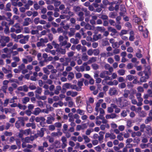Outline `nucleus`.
Returning <instances> with one entry per match:
<instances>
[{
  "instance_id": "864d4df0",
  "label": "nucleus",
  "mask_w": 152,
  "mask_h": 152,
  "mask_svg": "<svg viewBox=\"0 0 152 152\" xmlns=\"http://www.w3.org/2000/svg\"><path fill=\"white\" fill-rule=\"evenodd\" d=\"M126 85L124 83H122L119 84L118 85V87L121 88H124L126 87Z\"/></svg>"
},
{
  "instance_id": "58836bf2",
  "label": "nucleus",
  "mask_w": 152,
  "mask_h": 152,
  "mask_svg": "<svg viewBox=\"0 0 152 152\" xmlns=\"http://www.w3.org/2000/svg\"><path fill=\"white\" fill-rule=\"evenodd\" d=\"M118 74L121 75H123L125 73V71L123 69H120L118 71Z\"/></svg>"
},
{
  "instance_id": "39448f33",
  "label": "nucleus",
  "mask_w": 152,
  "mask_h": 152,
  "mask_svg": "<svg viewBox=\"0 0 152 152\" xmlns=\"http://www.w3.org/2000/svg\"><path fill=\"white\" fill-rule=\"evenodd\" d=\"M26 58H23L22 61L24 63L27 64L28 63H30L33 60L32 57L30 56H27L26 57Z\"/></svg>"
},
{
  "instance_id": "4d7b16f0",
  "label": "nucleus",
  "mask_w": 152,
  "mask_h": 152,
  "mask_svg": "<svg viewBox=\"0 0 152 152\" xmlns=\"http://www.w3.org/2000/svg\"><path fill=\"white\" fill-rule=\"evenodd\" d=\"M117 15V14L114 13L113 12H111L110 13L109 17L112 18H114Z\"/></svg>"
},
{
  "instance_id": "9d476101",
  "label": "nucleus",
  "mask_w": 152,
  "mask_h": 152,
  "mask_svg": "<svg viewBox=\"0 0 152 152\" xmlns=\"http://www.w3.org/2000/svg\"><path fill=\"white\" fill-rule=\"evenodd\" d=\"M66 94L67 96H71L73 97L75 96L77 94V92H73L71 91H68L66 92Z\"/></svg>"
},
{
  "instance_id": "c9c22d12",
  "label": "nucleus",
  "mask_w": 152,
  "mask_h": 152,
  "mask_svg": "<svg viewBox=\"0 0 152 152\" xmlns=\"http://www.w3.org/2000/svg\"><path fill=\"white\" fill-rule=\"evenodd\" d=\"M18 107L21 110H25L26 108V107L25 105H23L20 104H18Z\"/></svg>"
},
{
  "instance_id": "4c0bfd02",
  "label": "nucleus",
  "mask_w": 152,
  "mask_h": 152,
  "mask_svg": "<svg viewBox=\"0 0 152 152\" xmlns=\"http://www.w3.org/2000/svg\"><path fill=\"white\" fill-rule=\"evenodd\" d=\"M108 30L109 31L112 32L114 34H115L117 32V31L115 29L110 27L108 28Z\"/></svg>"
},
{
  "instance_id": "ea45409f",
  "label": "nucleus",
  "mask_w": 152,
  "mask_h": 152,
  "mask_svg": "<svg viewBox=\"0 0 152 152\" xmlns=\"http://www.w3.org/2000/svg\"><path fill=\"white\" fill-rule=\"evenodd\" d=\"M10 7L11 4L10 3H7L6 5V8H5V10L7 11H10Z\"/></svg>"
},
{
  "instance_id": "774afa93",
  "label": "nucleus",
  "mask_w": 152,
  "mask_h": 152,
  "mask_svg": "<svg viewBox=\"0 0 152 152\" xmlns=\"http://www.w3.org/2000/svg\"><path fill=\"white\" fill-rule=\"evenodd\" d=\"M87 54L89 56H91L93 54V50L89 49L87 52Z\"/></svg>"
},
{
  "instance_id": "473e14b6",
  "label": "nucleus",
  "mask_w": 152,
  "mask_h": 152,
  "mask_svg": "<svg viewBox=\"0 0 152 152\" xmlns=\"http://www.w3.org/2000/svg\"><path fill=\"white\" fill-rule=\"evenodd\" d=\"M1 39L5 41L6 43H7L10 41V38L8 37L3 36L1 37Z\"/></svg>"
},
{
  "instance_id": "3c124183",
  "label": "nucleus",
  "mask_w": 152,
  "mask_h": 152,
  "mask_svg": "<svg viewBox=\"0 0 152 152\" xmlns=\"http://www.w3.org/2000/svg\"><path fill=\"white\" fill-rule=\"evenodd\" d=\"M122 133H121L119 134L118 135L117 137L118 139L120 141L123 140V137L122 136Z\"/></svg>"
},
{
  "instance_id": "052dcab7",
  "label": "nucleus",
  "mask_w": 152,
  "mask_h": 152,
  "mask_svg": "<svg viewBox=\"0 0 152 152\" xmlns=\"http://www.w3.org/2000/svg\"><path fill=\"white\" fill-rule=\"evenodd\" d=\"M23 130H20V132L18 134V136L20 138H22L23 137Z\"/></svg>"
},
{
  "instance_id": "f8f14e48",
  "label": "nucleus",
  "mask_w": 152,
  "mask_h": 152,
  "mask_svg": "<svg viewBox=\"0 0 152 152\" xmlns=\"http://www.w3.org/2000/svg\"><path fill=\"white\" fill-rule=\"evenodd\" d=\"M116 116V115L115 113H112L110 114H107L105 116L106 119H113L115 118Z\"/></svg>"
},
{
  "instance_id": "ddd939ff",
  "label": "nucleus",
  "mask_w": 152,
  "mask_h": 152,
  "mask_svg": "<svg viewBox=\"0 0 152 152\" xmlns=\"http://www.w3.org/2000/svg\"><path fill=\"white\" fill-rule=\"evenodd\" d=\"M23 133L26 136H28L29 134L31 133V129H27L25 130H23Z\"/></svg>"
},
{
  "instance_id": "7ed1b4c3",
  "label": "nucleus",
  "mask_w": 152,
  "mask_h": 152,
  "mask_svg": "<svg viewBox=\"0 0 152 152\" xmlns=\"http://www.w3.org/2000/svg\"><path fill=\"white\" fill-rule=\"evenodd\" d=\"M124 100L123 97L119 98L116 99V102L119 105V107H126L127 105L126 101L123 102V101Z\"/></svg>"
},
{
  "instance_id": "f3484780",
  "label": "nucleus",
  "mask_w": 152,
  "mask_h": 152,
  "mask_svg": "<svg viewBox=\"0 0 152 152\" xmlns=\"http://www.w3.org/2000/svg\"><path fill=\"white\" fill-rule=\"evenodd\" d=\"M109 73L107 71H104L101 72L99 75V76L102 78H104L106 75H108Z\"/></svg>"
},
{
  "instance_id": "2eb2a0df",
  "label": "nucleus",
  "mask_w": 152,
  "mask_h": 152,
  "mask_svg": "<svg viewBox=\"0 0 152 152\" xmlns=\"http://www.w3.org/2000/svg\"><path fill=\"white\" fill-rule=\"evenodd\" d=\"M31 20L30 18H27L25 19L23 23V25L27 26L29 25V23L31 22Z\"/></svg>"
},
{
  "instance_id": "a211bd4d",
  "label": "nucleus",
  "mask_w": 152,
  "mask_h": 152,
  "mask_svg": "<svg viewBox=\"0 0 152 152\" xmlns=\"http://www.w3.org/2000/svg\"><path fill=\"white\" fill-rule=\"evenodd\" d=\"M83 126H84V128H83L81 125H77L76 127V130L77 131H80L81 129H83L84 128H86L87 127V126H86V124H84L83 125Z\"/></svg>"
},
{
  "instance_id": "79ce46f5",
  "label": "nucleus",
  "mask_w": 152,
  "mask_h": 152,
  "mask_svg": "<svg viewBox=\"0 0 152 152\" xmlns=\"http://www.w3.org/2000/svg\"><path fill=\"white\" fill-rule=\"evenodd\" d=\"M42 69L45 73L47 74V75H49L50 71L48 70L47 66L43 68Z\"/></svg>"
},
{
  "instance_id": "37998d69",
  "label": "nucleus",
  "mask_w": 152,
  "mask_h": 152,
  "mask_svg": "<svg viewBox=\"0 0 152 152\" xmlns=\"http://www.w3.org/2000/svg\"><path fill=\"white\" fill-rule=\"evenodd\" d=\"M77 113L81 115H84V114L85 113V112L84 110L80 109L77 110Z\"/></svg>"
},
{
  "instance_id": "13d9d810",
  "label": "nucleus",
  "mask_w": 152,
  "mask_h": 152,
  "mask_svg": "<svg viewBox=\"0 0 152 152\" xmlns=\"http://www.w3.org/2000/svg\"><path fill=\"white\" fill-rule=\"evenodd\" d=\"M93 131V130L91 129H88L86 131V134L87 135H89Z\"/></svg>"
},
{
  "instance_id": "20e7f679",
  "label": "nucleus",
  "mask_w": 152,
  "mask_h": 152,
  "mask_svg": "<svg viewBox=\"0 0 152 152\" xmlns=\"http://www.w3.org/2000/svg\"><path fill=\"white\" fill-rule=\"evenodd\" d=\"M23 38L19 40V42L21 44H24L26 43L29 40V35H26V36H23Z\"/></svg>"
},
{
  "instance_id": "dca6fc26",
  "label": "nucleus",
  "mask_w": 152,
  "mask_h": 152,
  "mask_svg": "<svg viewBox=\"0 0 152 152\" xmlns=\"http://www.w3.org/2000/svg\"><path fill=\"white\" fill-rule=\"evenodd\" d=\"M102 36L101 34L98 35L95 34L93 36V39L94 41H97V40L102 38Z\"/></svg>"
},
{
  "instance_id": "a18cd8bd",
  "label": "nucleus",
  "mask_w": 152,
  "mask_h": 152,
  "mask_svg": "<svg viewBox=\"0 0 152 152\" xmlns=\"http://www.w3.org/2000/svg\"><path fill=\"white\" fill-rule=\"evenodd\" d=\"M126 79L129 81H131L134 79V76L131 75H129L126 76Z\"/></svg>"
},
{
  "instance_id": "7c9ffc66",
  "label": "nucleus",
  "mask_w": 152,
  "mask_h": 152,
  "mask_svg": "<svg viewBox=\"0 0 152 152\" xmlns=\"http://www.w3.org/2000/svg\"><path fill=\"white\" fill-rule=\"evenodd\" d=\"M82 137L86 142L88 143L90 142V140L88 136L85 135H83Z\"/></svg>"
},
{
  "instance_id": "49530a36",
  "label": "nucleus",
  "mask_w": 152,
  "mask_h": 152,
  "mask_svg": "<svg viewBox=\"0 0 152 152\" xmlns=\"http://www.w3.org/2000/svg\"><path fill=\"white\" fill-rule=\"evenodd\" d=\"M100 104L98 102H96V107H95V110L96 111H99V108L100 107Z\"/></svg>"
},
{
  "instance_id": "cd10ccee",
  "label": "nucleus",
  "mask_w": 152,
  "mask_h": 152,
  "mask_svg": "<svg viewBox=\"0 0 152 152\" xmlns=\"http://www.w3.org/2000/svg\"><path fill=\"white\" fill-rule=\"evenodd\" d=\"M37 134L40 137H43L44 134L43 128L41 129L40 131H38Z\"/></svg>"
},
{
  "instance_id": "680f3d73",
  "label": "nucleus",
  "mask_w": 152,
  "mask_h": 152,
  "mask_svg": "<svg viewBox=\"0 0 152 152\" xmlns=\"http://www.w3.org/2000/svg\"><path fill=\"white\" fill-rule=\"evenodd\" d=\"M112 47L114 48L119 47L118 43L117 42H114L113 44H112Z\"/></svg>"
},
{
  "instance_id": "c03bdc74",
  "label": "nucleus",
  "mask_w": 152,
  "mask_h": 152,
  "mask_svg": "<svg viewBox=\"0 0 152 152\" xmlns=\"http://www.w3.org/2000/svg\"><path fill=\"white\" fill-rule=\"evenodd\" d=\"M35 93L38 94H41L42 92V89L40 87H38L36 90Z\"/></svg>"
},
{
  "instance_id": "f03ea898",
  "label": "nucleus",
  "mask_w": 152,
  "mask_h": 152,
  "mask_svg": "<svg viewBox=\"0 0 152 152\" xmlns=\"http://www.w3.org/2000/svg\"><path fill=\"white\" fill-rule=\"evenodd\" d=\"M66 32H64V37L63 36H60L59 39L60 42V44L62 46H65L67 42V40H68V37L66 35Z\"/></svg>"
},
{
  "instance_id": "c85d7f7f",
  "label": "nucleus",
  "mask_w": 152,
  "mask_h": 152,
  "mask_svg": "<svg viewBox=\"0 0 152 152\" xmlns=\"http://www.w3.org/2000/svg\"><path fill=\"white\" fill-rule=\"evenodd\" d=\"M97 60V58L96 57H93L90 59L88 61V63L90 64L96 61Z\"/></svg>"
},
{
  "instance_id": "6e6552de",
  "label": "nucleus",
  "mask_w": 152,
  "mask_h": 152,
  "mask_svg": "<svg viewBox=\"0 0 152 152\" xmlns=\"http://www.w3.org/2000/svg\"><path fill=\"white\" fill-rule=\"evenodd\" d=\"M18 90L19 91H23L24 92H27L28 90V87L26 85H23L22 86H20L18 87Z\"/></svg>"
},
{
  "instance_id": "8fccbe9b",
  "label": "nucleus",
  "mask_w": 152,
  "mask_h": 152,
  "mask_svg": "<svg viewBox=\"0 0 152 152\" xmlns=\"http://www.w3.org/2000/svg\"><path fill=\"white\" fill-rule=\"evenodd\" d=\"M88 56L86 54H84L83 55L82 59L84 61H86L88 59Z\"/></svg>"
},
{
  "instance_id": "393cba45",
  "label": "nucleus",
  "mask_w": 152,
  "mask_h": 152,
  "mask_svg": "<svg viewBox=\"0 0 152 152\" xmlns=\"http://www.w3.org/2000/svg\"><path fill=\"white\" fill-rule=\"evenodd\" d=\"M70 31L68 33V35L69 37H71L74 35L75 31L74 28H70Z\"/></svg>"
},
{
  "instance_id": "e2e57ef3",
  "label": "nucleus",
  "mask_w": 152,
  "mask_h": 152,
  "mask_svg": "<svg viewBox=\"0 0 152 152\" xmlns=\"http://www.w3.org/2000/svg\"><path fill=\"white\" fill-rule=\"evenodd\" d=\"M25 65L23 64H21L20 66H18V69L20 70V71L22 70H23L25 69Z\"/></svg>"
},
{
  "instance_id": "423d86ee",
  "label": "nucleus",
  "mask_w": 152,
  "mask_h": 152,
  "mask_svg": "<svg viewBox=\"0 0 152 152\" xmlns=\"http://www.w3.org/2000/svg\"><path fill=\"white\" fill-rule=\"evenodd\" d=\"M109 94L110 96L115 95L117 94V91L115 88H110L109 90Z\"/></svg>"
},
{
  "instance_id": "f257e3e1",
  "label": "nucleus",
  "mask_w": 152,
  "mask_h": 152,
  "mask_svg": "<svg viewBox=\"0 0 152 152\" xmlns=\"http://www.w3.org/2000/svg\"><path fill=\"white\" fill-rule=\"evenodd\" d=\"M143 72L145 76H142L140 79V81L141 82H145L147 81V79L149 78V75H151V71L149 67H146Z\"/></svg>"
},
{
  "instance_id": "4be33fe9",
  "label": "nucleus",
  "mask_w": 152,
  "mask_h": 152,
  "mask_svg": "<svg viewBox=\"0 0 152 152\" xmlns=\"http://www.w3.org/2000/svg\"><path fill=\"white\" fill-rule=\"evenodd\" d=\"M54 120V118L52 116H50L47 117V122L48 124H51Z\"/></svg>"
},
{
  "instance_id": "6ab92c4d",
  "label": "nucleus",
  "mask_w": 152,
  "mask_h": 152,
  "mask_svg": "<svg viewBox=\"0 0 152 152\" xmlns=\"http://www.w3.org/2000/svg\"><path fill=\"white\" fill-rule=\"evenodd\" d=\"M7 66L8 67V69L5 68V67H2V70L5 73H9L11 72V67L8 66Z\"/></svg>"
},
{
  "instance_id": "412c9836",
  "label": "nucleus",
  "mask_w": 152,
  "mask_h": 152,
  "mask_svg": "<svg viewBox=\"0 0 152 152\" xmlns=\"http://www.w3.org/2000/svg\"><path fill=\"white\" fill-rule=\"evenodd\" d=\"M84 81V79L83 78L81 79L80 80L78 81L77 85L78 86V87H80L78 89V88L77 87V89L79 90L80 89L81 86H83V82Z\"/></svg>"
},
{
  "instance_id": "b1692460",
  "label": "nucleus",
  "mask_w": 152,
  "mask_h": 152,
  "mask_svg": "<svg viewBox=\"0 0 152 152\" xmlns=\"http://www.w3.org/2000/svg\"><path fill=\"white\" fill-rule=\"evenodd\" d=\"M60 147V142L58 140H56L53 144V148H59Z\"/></svg>"
},
{
  "instance_id": "69168bd1",
  "label": "nucleus",
  "mask_w": 152,
  "mask_h": 152,
  "mask_svg": "<svg viewBox=\"0 0 152 152\" xmlns=\"http://www.w3.org/2000/svg\"><path fill=\"white\" fill-rule=\"evenodd\" d=\"M134 20L135 23L139 24V23L141 21V19L139 18L136 17L134 18Z\"/></svg>"
},
{
  "instance_id": "0e129e2a",
  "label": "nucleus",
  "mask_w": 152,
  "mask_h": 152,
  "mask_svg": "<svg viewBox=\"0 0 152 152\" xmlns=\"http://www.w3.org/2000/svg\"><path fill=\"white\" fill-rule=\"evenodd\" d=\"M50 23H48L46 25L43 26V28L45 29H47V28H50Z\"/></svg>"
},
{
  "instance_id": "1a4fd4ad",
  "label": "nucleus",
  "mask_w": 152,
  "mask_h": 152,
  "mask_svg": "<svg viewBox=\"0 0 152 152\" xmlns=\"http://www.w3.org/2000/svg\"><path fill=\"white\" fill-rule=\"evenodd\" d=\"M63 87L67 88H71L72 89H75V88H76L77 90H78L77 88V87L76 86V85L74 86V87H72V86L69 83H65Z\"/></svg>"
},
{
  "instance_id": "9b49d317",
  "label": "nucleus",
  "mask_w": 152,
  "mask_h": 152,
  "mask_svg": "<svg viewBox=\"0 0 152 152\" xmlns=\"http://www.w3.org/2000/svg\"><path fill=\"white\" fill-rule=\"evenodd\" d=\"M75 68L77 71L78 72H83L85 70V67L83 66H76L75 67Z\"/></svg>"
},
{
  "instance_id": "f704fd0d",
  "label": "nucleus",
  "mask_w": 152,
  "mask_h": 152,
  "mask_svg": "<svg viewBox=\"0 0 152 152\" xmlns=\"http://www.w3.org/2000/svg\"><path fill=\"white\" fill-rule=\"evenodd\" d=\"M70 58H65V62L63 64L64 66H67L68 63L71 61Z\"/></svg>"
},
{
  "instance_id": "bf43d9fd",
  "label": "nucleus",
  "mask_w": 152,
  "mask_h": 152,
  "mask_svg": "<svg viewBox=\"0 0 152 152\" xmlns=\"http://www.w3.org/2000/svg\"><path fill=\"white\" fill-rule=\"evenodd\" d=\"M99 51L98 49H94L93 50V54L94 55L97 56L99 54Z\"/></svg>"
},
{
  "instance_id": "5701e85b",
  "label": "nucleus",
  "mask_w": 152,
  "mask_h": 152,
  "mask_svg": "<svg viewBox=\"0 0 152 152\" xmlns=\"http://www.w3.org/2000/svg\"><path fill=\"white\" fill-rule=\"evenodd\" d=\"M110 127V126L109 124H102L100 125V127L101 129L102 130H105L106 128L107 129H109Z\"/></svg>"
},
{
  "instance_id": "5fc2aeb1",
  "label": "nucleus",
  "mask_w": 152,
  "mask_h": 152,
  "mask_svg": "<svg viewBox=\"0 0 152 152\" xmlns=\"http://www.w3.org/2000/svg\"><path fill=\"white\" fill-rule=\"evenodd\" d=\"M127 31L126 30H122L121 31L119 35L121 36L124 34H127Z\"/></svg>"
},
{
  "instance_id": "0eeeda50",
  "label": "nucleus",
  "mask_w": 152,
  "mask_h": 152,
  "mask_svg": "<svg viewBox=\"0 0 152 152\" xmlns=\"http://www.w3.org/2000/svg\"><path fill=\"white\" fill-rule=\"evenodd\" d=\"M34 140V137L33 136H31L30 137H26L23 139L24 142L26 143H30Z\"/></svg>"
},
{
  "instance_id": "a878e982",
  "label": "nucleus",
  "mask_w": 152,
  "mask_h": 152,
  "mask_svg": "<svg viewBox=\"0 0 152 152\" xmlns=\"http://www.w3.org/2000/svg\"><path fill=\"white\" fill-rule=\"evenodd\" d=\"M97 31H100L101 32H104L105 29L103 27L97 26L96 28Z\"/></svg>"
},
{
  "instance_id": "2f4dec72",
  "label": "nucleus",
  "mask_w": 152,
  "mask_h": 152,
  "mask_svg": "<svg viewBox=\"0 0 152 152\" xmlns=\"http://www.w3.org/2000/svg\"><path fill=\"white\" fill-rule=\"evenodd\" d=\"M39 40L41 41L42 44L43 45L45 43H47L48 42V40L47 38H41L39 39Z\"/></svg>"
},
{
  "instance_id": "bb28decb",
  "label": "nucleus",
  "mask_w": 152,
  "mask_h": 152,
  "mask_svg": "<svg viewBox=\"0 0 152 152\" xmlns=\"http://www.w3.org/2000/svg\"><path fill=\"white\" fill-rule=\"evenodd\" d=\"M71 43L74 44H77L79 43V40L77 39H75L74 38H71L70 40Z\"/></svg>"
},
{
  "instance_id": "c756f323",
  "label": "nucleus",
  "mask_w": 152,
  "mask_h": 152,
  "mask_svg": "<svg viewBox=\"0 0 152 152\" xmlns=\"http://www.w3.org/2000/svg\"><path fill=\"white\" fill-rule=\"evenodd\" d=\"M85 28L87 29L94 30V26L92 27V26L89 24H86L85 26Z\"/></svg>"
},
{
  "instance_id": "4468645a",
  "label": "nucleus",
  "mask_w": 152,
  "mask_h": 152,
  "mask_svg": "<svg viewBox=\"0 0 152 152\" xmlns=\"http://www.w3.org/2000/svg\"><path fill=\"white\" fill-rule=\"evenodd\" d=\"M41 112H42V110H40V109L39 107H37L35 108L33 114H34L35 115H37L39 114Z\"/></svg>"
},
{
  "instance_id": "09e8293b",
  "label": "nucleus",
  "mask_w": 152,
  "mask_h": 152,
  "mask_svg": "<svg viewBox=\"0 0 152 152\" xmlns=\"http://www.w3.org/2000/svg\"><path fill=\"white\" fill-rule=\"evenodd\" d=\"M82 75L81 73L77 72L75 73V77L76 79H79L81 78Z\"/></svg>"
},
{
  "instance_id": "338daca9",
  "label": "nucleus",
  "mask_w": 152,
  "mask_h": 152,
  "mask_svg": "<svg viewBox=\"0 0 152 152\" xmlns=\"http://www.w3.org/2000/svg\"><path fill=\"white\" fill-rule=\"evenodd\" d=\"M114 110L112 107H108L107 108V112L109 113H111L113 112Z\"/></svg>"
},
{
  "instance_id": "72a5a7b5",
  "label": "nucleus",
  "mask_w": 152,
  "mask_h": 152,
  "mask_svg": "<svg viewBox=\"0 0 152 152\" xmlns=\"http://www.w3.org/2000/svg\"><path fill=\"white\" fill-rule=\"evenodd\" d=\"M30 99L28 97H25L23 98L22 100L23 103L24 104H26L27 102H28L29 101Z\"/></svg>"
},
{
  "instance_id": "603ef678",
  "label": "nucleus",
  "mask_w": 152,
  "mask_h": 152,
  "mask_svg": "<svg viewBox=\"0 0 152 152\" xmlns=\"http://www.w3.org/2000/svg\"><path fill=\"white\" fill-rule=\"evenodd\" d=\"M68 106L69 107H73L74 104V103L72 100V99L70 100V101L68 102Z\"/></svg>"
},
{
  "instance_id": "aec40b11",
  "label": "nucleus",
  "mask_w": 152,
  "mask_h": 152,
  "mask_svg": "<svg viewBox=\"0 0 152 152\" xmlns=\"http://www.w3.org/2000/svg\"><path fill=\"white\" fill-rule=\"evenodd\" d=\"M74 78V74L73 72H71L69 73L67 79L71 81Z\"/></svg>"
},
{
  "instance_id": "a19ab883",
  "label": "nucleus",
  "mask_w": 152,
  "mask_h": 152,
  "mask_svg": "<svg viewBox=\"0 0 152 152\" xmlns=\"http://www.w3.org/2000/svg\"><path fill=\"white\" fill-rule=\"evenodd\" d=\"M83 15L84 14L82 12H80L78 14L79 15L80 17L79 19L80 20L82 21L84 20V17H83Z\"/></svg>"
},
{
  "instance_id": "6e6d98bb",
  "label": "nucleus",
  "mask_w": 152,
  "mask_h": 152,
  "mask_svg": "<svg viewBox=\"0 0 152 152\" xmlns=\"http://www.w3.org/2000/svg\"><path fill=\"white\" fill-rule=\"evenodd\" d=\"M152 120V117L149 116L147 117L145 121V123L148 124L149 122L151 121Z\"/></svg>"
},
{
  "instance_id": "de8ad7c7",
  "label": "nucleus",
  "mask_w": 152,
  "mask_h": 152,
  "mask_svg": "<svg viewBox=\"0 0 152 152\" xmlns=\"http://www.w3.org/2000/svg\"><path fill=\"white\" fill-rule=\"evenodd\" d=\"M21 122H20L19 121H17L15 122V126L16 128L18 129L20 128L21 126Z\"/></svg>"
},
{
  "instance_id": "e433bc0d",
  "label": "nucleus",
  "mask_w": 152,
  "mask_h": 152,
  "mask_svg": "<svg viewBox=\"0 0 152 152\" xmlns=\"http://www.w3.org/2000/svg\"><path fill=\"white\" fill-rule=\"evenodd\" d=\"M129 91L128 90H125L124 91V93L123 96L125 98H127L129 96Z\"/></svg>"
}]
</instances>
